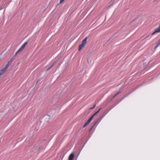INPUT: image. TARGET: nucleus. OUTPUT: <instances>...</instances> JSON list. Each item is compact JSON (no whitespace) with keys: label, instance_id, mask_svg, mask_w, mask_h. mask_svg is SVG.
Listing matches in <instances>:
<instances>
[{"label":"nucleus","instance_id":"nucleus-1","mask_svg":"<svg viewBox=\"0 0 160 160\" xmlns=\"http://www.w3.org/2000/svg\"><path fill=\"white\" fill-rule=\"evenodd\" d=\"M87 37H86L82 41V44L79 45L78 48V51H80L86 45L87 42Z\"/></svg>","mask_w":160,"mask_h":160},{"label":"nucleus","instance_id":"nucleus-2","mask_svg":"<svg viewBox=\"0 0 160 160\" xmlns=\"http://www.w3.org/2000/svg\"><path fill=\"white\" fill-rule=\"evenodd\" d=\"M159 32H160V24L159 25L158 28H157L155 29L154 31L152 34L151 35H153L156 33Z\"/></svg>","mask_w":160,"mask_h":160},{"label":"nucleus","instance_id":"nucleus-3","mask_svg":"<svg viewBox=\"0 0 160 160\" xmlns=\"http://www.w3.org/2000/svg\"><path fill=\"white\" fill-rule=\"evenodd\" d=\"M74 156V154L73 153H72L69 156V160H73Z\"/></svg>","mask_w":160,"mask_h":160},{"label":"nucleus","instance_id":"nucleus-4","mask_svg":"<svg viewBox=\"0 0 160 160\" xmlns=\"http://www.w3.org/2000/svg\"><path fill=\"white\" fill-rule=\"evenodd\" d=\"M91 120L89 119L84 124L83 128L85 127L89 123L91 122Z\"/></svg>","mask_w":160,"mask_h":160},{"label":"nucleus","instance_id":"nucleus-5","mask_svg":"<svg viewBox=\"0 0 160 160\" xmlns=\"http://www.w3.org/2000/svg\"><path fill=\"white\" fill-rule=\"evenodd\" d=\"M28 42H25L22 46V47L20 48L23 50L25 47V46L27 45L28 44Z\"/></svg>","mask_w":160,"mask_h":160},{"label":"nucleus","instance_id":"nucleus-6","mask_svg":"<svg viewBox=\"0 0 160 160\" xmlns=\"http://www.w3.org/2000/svg\"><path fill=\"white\" fill-rule=\"evenodd\" d=\"M56 63L55 62L53 63L50 67H49L48 68L47 70V71H48L50 69H51L56 64Z\"/></svg>","mask_w":160,"mask_h":160},{"label":"nucleus","instance_id":"nucleus-7","mask_svg":"<svg viewBox=\"0 0 160 160\" xmlns=\"http://www.w3.org/2000/svg\"><path fill=\"white\" fill-rule=\"evenodd\" d=\"M22 50L20 48L15 53V56L19 53Z\"/></svg>","mask_w":160,"mask_h":160},{"label":"nucleus","instance_id":"nucleus-8","mask_svg":"<svg viewBox=\"0 0 160 160\" xmlns=\"http://www.w3.org/2000/svg\"><path fill=\"white\" fill-rule=\"evenodd\" d=\"M5 71L3 68L0 70V76L3 74Z\"/></svg>","mask_w":160,"mask_h":160},{"label":"nucleus","instance_id":"nucleus-9","mask_svg":"<svg viewBox=\"0 0 160 160\" xmlns=\"http://www.w3.org/2000/svg\"><path fill=\"white\" fill-rule=\"evenodd\" d=\"M151 38V36L150 35H148L144 39V40H146L148 38L149 39Z\"/></svg>","mask_w":160,"mask_h":160},{"label":"nucleus","instance_id":"nucleus-10","mask_svg":"<svg viewBox=\"0 0 160 160\" xmlns=\"http://www.w3.org/2000/svg\"><path fill=\"white\" fill-rule=\"evenodd\" d=\"M9 66V65H8V64H7L5 67L3 68V69L6 71V70L8 68Z\"/></svg>","mask_w":160,"mask_h":160},{"label":"nucleus","instance_id":"nucleus-11","mask_svg":"<svg viewBox=\"0 0 160 160\" xmlns=\"http://www.w3.org/2000/svg\"><path fill=\"white\" fill-rule=\"evenodd\" d=\"M160 44V39L158 41L157 43L156 48L158 47L159 45Z\"/></svg>","mask_w":160,"mask_h":160},{"label":"nucleus","instance_id":"nucleus-12","mask_svg":"<svg viewBox=\"0 0 160 160\" xmlns=\"http://www.w3.org/2000/svg\"><path fill=\"white\" fill-rule=\"evenodd\" d=\"M96 114L94 113L89 119L91 120V121L93 119L94 117L96 115Z\"/></svg>","mask_w":160,"mask_h":160},{"label":"nucleus","instance_id":"nucleus-13","mask_svg":"<svg viewBox=\"0 0 160 160\" xmlns=\"http://www.w3.org/2000/svg\"><path fill=\"white\" fill-rule=\"evenodd\" d=\"M96 106V104L95 103L93 105V107L90 108V109H94Z\"/></svg>","mask_w":160,"mask_h":160},{"label":"nucleus","instance_id":"nucleus-14","mask_svg":"<svg viewBox=\"0 0 160 160\" xmlns=\"http://www.w3.org/2000/svg\"><path fill=\"white\" fill-rule=\"evenodd\" d=\"M120 93V92H119L116 93L114 96L113 97L112 99L114 98L115 97H116L118 94H119Z\"/></svg>","mask_w":160,"mask_h":160},{"label":"nucleus","instance_id":"nucleus-15","mask_svg":"<svg viewBox=\"0 0 160 160\" xmlns=\"http://www.w3.org/2000/svg\"><path fill=\"white\" fill-rule=\"evenodd\" d=\"M12 62V60H10V61H9L8 62V65H10L11 64Z\"/></svg>","mask_w":160,"mask_h":160},{"label":"nucleus","instance_id":"nucleus-16","mask_svg":"<svg viewBox=\"0 0 160 160\" xmlns=\"http://www.w3.org/2000/svg\"><path fill=\"white\" fill-rule=\"evenodd\" d=\"M64 0H60V3H62L63 2H64Z\"/></svg>","mask_w":160,"mask_h":160},{"label":"nucleus","instance_id":"nucleus-17","mask_svg":"<svg viewBox=\"0 0 160 160\" xmlns=\"http://www.w3.org/2000/svg\"><path fill=\"white\" fill-rule=\"evenodd\" d=\"M101 108H100L99 110L97 111V112H99L100 111V110L101 109Z\"/></svg>","mask_w":160,"mask_h":160},{"label":"nucleus","instance_id":"nucleus-18","mask_svg":"<svg viewBox=\"0 0 160 160\" xmlns=\"http://www.w3.org/2000/svg\"><path fill=\"white\" fill-rule=\"evenodd\" d=\"M98 112H97H97H96L95 113L96 114H97L98 113Z\"/></svg>","mask_w":160,"mask_h":160},{"label":"nucleus","instance_id":"nucleus-19","mask_svg":"<svg viewBox=\"0 0 160 160\" xmlns=\"http://www.w3.org/2000/svg\"><path fill=\"white\" fill-rule=\"evenodd\" d=\"M98 112H97H97H96L95 113L96 114H97L98 113Z\"/></svg>","mask_w":160,"mask_h":160},{"label":"nucleus","instance_id":"nucleus-20","mask_svg":"<svg viewBox=\"0 0 160 160\" xmlns=\"http://www.w3.org/2000/svg\"><path fill=\"white\" fill-rule=\"evenodd\" d=\"M13 58H12L10 60H12V61L13 60Z\"/></svg>","mask_w":160,"mask_h":160}]
</instances>
